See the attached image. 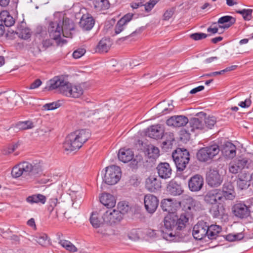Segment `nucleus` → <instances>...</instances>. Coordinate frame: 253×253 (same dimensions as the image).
Returning a JSON list of instances; mask_svg holds the SVG:
<instances>
[{
  "instance_id": "obj_11",
  "label": "nucleus",
  "mask_w": 253,
  "mask_h": 253,
  "mask_svg": "<svg viewBox=\"0 0 253 253\" xmlns=\"http://www.w3.org/2000/svg\"><path fill=\"white\" fill-rule=\"evenodd\" d=\"M251 206H247L244 203L235 204L232 208V211L235 216L240 218H247L250 216Z\"/></svg>"
},
{
  "instance_id": "obj_48",
  "label": "nucleus",
  "mask_w": 253,
  "mask_h": 253,
  "mask_svg": "<svg viewBox=\"0 0 253 253\" xmlns=\"http://www.w3.org/2000/svg\"><path fill=\"white\" fill-rule=\"evenodd\" d=\"M3 21V23L5 25L6 27H10L15 23V21L14 20V18L9 14H7L6 17L4 19V20H2Z\"/></svg>"
},
{
  "instance_id": "obj_8",
  "label": "nucleus",
  "mask_w": 253,
  "mask_h": 253,
  "mask_svg": "<svg viewBox=\"0 0 253 253\" xmlns=\"http://www.w3.org/2000/svg\"><path fill=\"white\" fill-rule=\"evenodd\" d=\"M121 170L119 167L112 165L106 168L105 172L102 177L103 181L108 185H114L120 179Z\"/></svg>"
},
{
  "instance_id": "obj_55",
  "label": "nucleus",
  "mask_w": 253,
  "mask_h": 253,
  "mask_svg": "<svg viewBox=\"0 0 253 253\" xmlns=\"http://www.w3.org/2000/svg\"><path fill=\"white\" fill-rule=\"evenodd\" d=\"M173 14L174 11L172 9L167 10L163 15V20L165 21L169 20Z\"/></svg>"
},
{
  "instance_id": "obj_9",
  "label": "nucleus",
  "mask_w": 253,
  "mask_h": 253,
  "mask_svg": "<svg viewBox=\"0 0 253 253\" xmlns=\"http://www.w3.org/2000/svg\"><path fill=\"white\" fill-rule=\"evenodd\" d=\"M220 188L213 189L207 191L203 196L205 203L209 206L223 202L220 195Z\"/></svg>"
},
{
  "instance_id": "obj_46",
  "label": "nucleus",
  "mask_w": 253,
  "mask_h": 253,
  "mask_svg": "<svg viewBox=\"0 0 253 253\" xmlns=\"http://www.w3.org/2000/svg\"><path fill=\"white\" fill-rule=\"evenodd\" d=\"M159 149L156 147H153L150 150H149L148 156L153 159H157L160 155Z\"/></svg>"
},
{
  "instance_id": "obj_18",
  "label": "nucleus",
  "mask_w": 253,
  "mask_h": 253,
  "mask_svg": "<svg viewBox=\"0 0 253 253\" xmlns=\"http://www.w3.org/2000/svg\"><path fill=\"white\" fill-rule=\"evenodd\" d=\"M160 179L154 175H150L145 180V188L149 192H156L162 187Z\"/></svg>"
},
{
  "instance_id": "obj_6",
  "label": "nucleus",
  "mask_w": 253,
  "mask_h": 253,
  "mask_svg": "<svg viewBox=\"0 0 253 253\" xmlns=\"http://www.w3.org/2000/svg\"><path fill=\"white\" fill-rule=\"evenodd\" d=\"M172 157L177 170L182 171L185 169L190 161L189 152L185 148H177L172 153Z\"/></svg>"
},
{
  "instance_id": "obj_25",
  "label": "nucleus",
  "mask_w": 253,
  "mask_h": 253,
  "mask_svg": "<svg viewBox=\"0 0 253 253\" xmlns=\"http://www.w3.org/2000/svg\"><path fill=\"white\" fill-rule=\"evenodd\" d=\"M95 20L89 14H84L79 22L80 26L85 31H89L93 27Z\"/></svg>"
},
{
  "instance_id": "obj_3",
  "label": "nucleus",
  "mask_w": 253,
  "mask_h": 253,
  "mask_svg": "<svg viewBox=\"0 0 253 253\" xmlns=\"http://www.w3.org/2000/svg\"><path fill=\"white\" fill-rule=\"evenodd\" d=\"M222 231L221 226L216 224L210 225L203 220L199 221L193 228L192 235L197 240L206 242L216 240Z\"/></svg>"
},
{
  "instance_id": "obj_24",
  "label": "nucleus",
  "mask_w": 253,
  "mask_h": 253,
  "mask_svg": "<svg viewBox=\"0 0 253 253\" xmlns=\"http://www.w3.org/2000/svg\"><path fill=\"white\" fill-rule=\"evenodd\" d=\"M189 126L187 127L186 132L190 134L196 130H205V125L202 119L193 118L189 121Z\"/></svg>"
},
{
  "instance_id": "obj_64",
  "label": "nucleus",
  "mask_w": 253,
  "mask_h": 253,
  "mask_svg": "<svg viewBox=\"0 0 253 253\" xmlns=\"http://www.w3.org/2000/svg\"><path fill=\"white\" fill-rule=\"evenodd\" d=\"M70 252H76L78 251L77 248L71 243L66 250Z\"/></svg>"
},
{
  "instance_id": "obj_30",
  "label": "nucleus",
  "mask_w": 253,
  "mask_h": 253,
  "mask_svg": "<svg viewBox=\"0 0 253 253\" xmlns=\"http://www.w3.org/2000/svg\"><path fill=\"white\" fill-rule=\"evenodd\" d=\"M236 22L235 18L230 16H223L219 18L217 23L219 24H223L222 25H219L218 27L220 28L228 29L234 24Z\"/></svg>"
},
{
  "instance_id": "obj_45",
  "label": "nucleus",
  "mask_w": 253,
  "mask_h": 253,
  "mask_svg": "<svg viewBox=\"0 0 253 253\" xmlns=\"http://www.w3.org/2000/svg\"><path fill=\"white\" fill-rule=\"evenodd\" d=\"M60 105L59 101H58L57 102L45 104L44 105L43 108L45 110H52L59 108Z\"/></svg>"
},
{
  "instance_id": "obj_42",
  "label": "nucleus",
  "mask_w": 253,
  "mask_h": 253,
  "mask_svg": "<svg viewBox=\"0 0 253 253\" xmlns=\"http://www.w3.org/2000/svg\"><path fill=\"white\" fill-rule=\"evenodd\" d=\"M17 127L20 129H27L33 127V124L31 121L20 122L16 124Z\"/></svg>"
},
{
  "instance_id": "obj_21",
  "label": "nucleus",
  "mask_w": 253,
  "mask_h": 253,
  "mask_svg": "<svg viewBox=\"0 0 253 253\" xmlns=\"http://www.w3.org/2000/svg\"><path fill=\"white\" fill-rule=\"evenodd\" d=\"M164 129L160 125L150 126L146 131V135L152 138L158 139L163 137Z\"/></svg>"
},
{
  "instance_id": "obj_61",
  "label": "nucleus",
  "mask_w": 253,
  "mask_h": 253,
  "mask_svg": "<svg viewBox=\"0 0 253 253\" xmlns=\"http://www.w3.org/2000/svg\"><path fill=\"white\" fill-rule=\"evenodd\" d=\"M205 87L203 85H200L191 89L190 91L191 94H195L197 92L202 91L204 89Z\"/></svg>"
},
{
  "instance_id": "obj_2",
  "label": "nucleus",
  "mask_w": 253,
  "mask_h": 253,
  "mask_svg": "<svg viewBox=\"0 0 253 253\" xmlns=\"http://www.w3.org/2000/svg\"><path fill=\"white\" fill-rule=\"evenodd\" d=\"M42 166L39 160H34L31 162L24 161L15 165L11 170V175L14 178H18L23 175L31 179L40 176L42 173Z\"/></svg>"
},
{
  "instance_id": "obj_54",
  "label": "nucleus",
  "mask_w": 253,
  "mask_h": 253,
  "mask_svg": "<svg viewBox=\"0 0 253 253\" xmlns=\"http://www.w3.org/2000/svg\"><path fill=\"white\" fill-rule=\"evenodd\" d=\"M253 9H246L243 18L245 21H249L252 18Z\"/></svg>"
},
{
  "instance_id": "obj_28",
  "label": "nucleus",
  "mask_w": 253,
  "mask_h": 253,
  "mask_svg": "<svg viewBox=\"0 0 253 253\" xmlns=\"http://www.w3.org/2000/svg\"><path fill=\"white\" fill-rule=\"evenodd\" d=\"M101 203L106 207L107 208L114 207L116 204V199L111 194L107 193H104L99 197Z\"/></svg>"
},
{
  "instance_id": "obj_23",
  "label": "nucleus",
  "mask_w": 253,
  "mask_h": 253,
  "mask_svg": "<svg viewBox=\"0 0 253 253\" xmlns=\"http://www.w3.org/2000/svg\"><path fill=\"white\" fill-rule=\"evenodd\" d=\"M250 181H251L250 174L245 170L242 171L238 176L237 187L241 190L247 189L250 185Z\"/></svg>"
},
{
  "instance_id": "obj_1",
  "label": "nucleus",
  "mask_w": 253,
  "mask_h": 253,
  "mask_svg": "<svg viewBox=\"0 0 253 253\" xmlns=\"http://www.w3.org/2000/svg\"><path fill=\"white\" fill-rule=\"evenodd\" d=\"M189 219L185 214L177 215L171 214L167 215L164 219V227L161 230L149 229L147 233L152 239H160L162 237L167 240L173 241L176 237L182 239L187 234L185 229Z\"/></svg>"
},
{
  "instance_id": "obj_5",
  "label": "nucleus",
  "mask_w": 253,
  "mask_h": 253,
  "mask_svg": "<svg viewBox=\"0 0 253 253\" xmlns=\"http://www.w3.org/2000/svg\"><path fill=\"white\" fill-rule=\"evenodd\" d=\"M48 90L57 89L58 92L68 97L72 84L65 81L63 76H55L48 82Z\"/></svg>"
},
{
  "instance_id": "obj_12",
  "label": "nucleus",
  "mask_w": 253,
  "mask_h": 253,
  "mask_svg": "<svg viewBox=\"0 0 253 253\" xmlns=\"http://www.w3.org/2000/svg\"><path fill=\"white\" fill-rule=\"evenodd\" d=\"M206 181L208 185L211 187H218L223 181L222 176L219 174L218 170L210 169L207 173Z\"/></svg>"
},
{
  "instance_id": "obj_50",
  "label": "nucleus",
  "mask_w": 253,
  "mask_h": 253,
  "mask_svg": "<svg viewBox=\"0 0 253 253\" xmlns=\"http://www.w3.org/2000/svg\"><path fill=\"white\" fill-rule=\"evenodd\" d=\"M85 51L84 48H78L74 51L73 57L75 59L79 58L84 54Z\"/></svg>"
},
{
  "instance_id": "obj_7",
  "label": "nucleus",
  "mask_w": 253,
  "mask_h": 253,
  "mask_svg": "<svg viewBox=\"0 0 253 253\" xmlns=\"http://www.w3.org/2000/svg\"><path fill=\"white\" fill-rule=\"evenodd\" d=\"M219 151V147L216 144L202 148L197 153V159L202 162H208L217 155Z\"/></svg>"
},
{
  "instance_id": "obj_29",
  "label": "nucleus",
  "mask_w": 253,
  "mask_h": 253,
  "mask_svg": "<svg viewBox=\"0 0 253 253\" xmlns=\"http://www.w3.org/2000/svg\"><path fill=\"white\" fill-rule=\"evenodd\" d=\"M221 150L225 156L229 158H233L236 155V147L231 142H225Z\"/></svg>"
},
{
  "instance_id": "obj_41",
  "label": "nucleus",
  "mask_w": 253,
  "mask_h": 253,
  "mask_svg": "<svg viewBox=\"0 0 253 253\" xmlns=\"http://www.w3.org/2000/svg\"><path fill=\"white\" fill-rule=\"evenodd\" d=\"M35 238L36 241L42 246H45L46 245L48 239V236L46 234L43 233L39 234Z\"/></svg>"
},
{
  "instance_id": "obj_56",
  "label": "nucleus",
  "mask_w": 253,
  "mask_h": 253,
  "mask_svg": "<svg viewBox=\"0 0 253 253\" xmlns=\"http://www.w3.org/2000/svg\"><path fill=\"white\" fill-rule=\"evenodd\" d=\"M42 84V82L40 79H36L33 82L29 87L31 89H33L39 87Z\"/></svg>"
},
{
  "instance_id": "obj_43",
  "label": "nucleus",
  "mask_w": 253,
  "mask_h": 253,
  "mask_svg": "<svg viewBox=\"0 0 253 253\" xmlns=\"http://www.w3.org/2000/svg\"><path fill=\"white\" fill-rule=\"evenodd\" d=\"M235 163L239 165L241 170L245 168H248L249 161L247 158H243L242 159L235 160Z\"/></svg>"
},
{
  "instance_id": "obj_14",
  "label": "nucleus",
  "mask_w": 253,
  "mask_h": 253,
  "mask_svg": "<svg viewBox=\"0 0 253 253\" xmlns=\"http://www.w3.org/2000/svg\"><path fill=\"white\" fill-rule=\"evenodd\" d=\"M209 212L214 218L226 220L228 219V215L226 213V209L220 202L211 206Z\"/></svg>"
},
{
  "instance_id": "obj_34",
  "label": "nucleus",
  "mask_w": 253,
  "mask_h": 253,
  "mask_svg": "<svg viewBox=\"0 0 253 253\" xmlns=\"http://www.w3.org/2000/svg\"><path fill=\"white\" fill-rule=\"evenodd\" d=\"M46 197L42 194H38L28 196L26 201L31 204L41 203L44 204L46 202Z\"/></svg>"
},
{
  "instance_id": "obj_13",
  "label": "nucleus",
  "mask_w": 253,
  "mask_h": 253,
  "mask_svg": "<svg viewBox=\"0 0 253 253\" xmlns=\"http://www.w3.org/2000/svg\"><path fill=\"white\" fill-rule=\"evenodd\" d=\"M144 207L146 211L151 214L154 213L159 204L158 198L155 195L147 194L144 198Z\"/></svg>"
},
{
  "instance_id": "obj_20",
  "label": "nucleus",
  "mask_w": 253,
  "mask_h": 253,
  "mask_svg": "<svg viewBox=\"0 0 253 253\" xmlns=\"http://www.w3.org/2000/svg\"><path fill=\"white\" fill-rule=\"evenodd\" d=\"M189 122L188 118L183 115L173 116L167 120L168 126L179 127L185 126Z\"/></svg>"
},
{
  "instance_id": "obj_22",
  "label": "nucleus",
  "mask_w": 253,
  "mask_h": 253,
  "mask_svg": "<svg viewBox=\"0 0 253 253\" xmlns=\"http://www.w3.org/2000/svg\"><path fill=\"white\" fill-rule=\"evenodd\" d=\"M157 173L160 177L163 179L170 178L172 173V169L168 163H160L156 167Z\"/></svg>"
},
{
  "instance_id": "obj_35",
  "label": "nucleus",
  "mask_w": 253,
  "mask_h": 253,
  "mask_svg": "<svg viewBox=\"0 0 253 253\" xmlns=\"http://www.w3.org/2000/svg\"><path fill=\"white\" fill-rule=\"evenodd\" d=\"M163 136L166 139L162 142V147L163 149H169L172 146L173 141H174V138L173 133L169 132L164 133Z\"/></svg>"
},
{
  "instance_id": "obj_10",
  "label": "nucleus",
  "mask_w": 253,
  "mask_h": 253,
  "mask_svg": "<svg viewBox=\"0 0 253 253\" xmlns=\"http://www.w3.org/2000/svg\"><path fill=\"white\" fill-rule=\"evenodd\" d=\"M123 218V213L121 211L116 210H107L102 214L103 221L109 225L120 222Z\"/></svg>"
},
{
  "instance_id": "obj_63",
  "label": "nucleus",
  "mask_w": 253,
  "mask_h": 253,
  "mask_svg": "<svg viewBox=\"0 0 253 253\" xmlns=\"http://www.w3.org/2000/svg\"><path fill=\"white\" fill-rule=\"evenodd\" d=\"M218 28L217 27L212 28L210 26L207 29L208 32L211 33L212 34H215L218 32Z\"/></svg>"
},
{
  "instance_id": "obj_31",
  "label": "nucleus",
  "mask_w": 253,
  "mask_h": 253,
  "mask_svg": "<svg viewBox=\"0 0 253 253\" xmlns=\"http://www.w3.org/2000/svg\"><path fill=\"white\" fill-rule=\"evenodd\" d=\"M161 207L163 211H167L169 213L168 215L174 214L173 212V203L170 199H165L162 200L161 202Z\"/></svg>"
},
{
  "instance_id": "obj_39",
  "label": "nucleus",
  "mask_w": 253,
  "mask_h": 253,
  "mask_svg": "<svg viewBox=\"0 0 253 253\" xmlns=\"http://www.w3.org/2000/svg\"><path fill=\"white\" fill-rule=\"evenodd\" d=\"M183 208L186 211L194 209L196 206V201L191 197H187L182 201Z\"/></svg>"
},
{
  "instance_id": "obj_26",
  "label": "nucleus",
  "mask_w": 253,
  "mask_h": 253,
  "mask_svg": "<svg viewBox=\"0 0 253 253\" xmlns=\"http://www.w3.org/2000/svg\"><path fill=\"white\" fill-rule=\"evenodd\" d=\"M61 27L63 29V36L66 38L72 37L71 31L75 29L73 22L69 18L66 17L63 19Z\"/></svg>"
},
{
  "instance_id": "obj_32",
  "label": "nucleus",
  "mask_w": 253,
  "mask_h": 253,
  "mask_svg": "<svg viewBox=\"0 0 253 253\" xmlns=\"http://www.w3.org/2000/svg\"><path fill=\"white\" fill-rule=\"evenodd\" d=\"M101 214L100 213H99L97 211L92 212L89 220L93 227L96 228H98L104 222L102 219V217L101 218H99Z\"/></svg>"
},
{
  "instance_id": "obj_4",
  "label": "nucleus",
  "mask_w": 253,
  "mask_h": 253,
  "mask_svg": "<svg viewBox=\"0 0 253 253\" xmlns=\"http://www.w3.org/2000/svg\"><path fill=\"white\" fill-rule=\"evenodd\" d=\"M91 136L89 129H82L69 134L63 144L65 151L73 152L78 150Z\"/></svg>"
},
{
  "instance_id": "obj_15",
  "label": "nucleus",
  "mask_w": 253,
  "mask_h": 253,
  "mask_svg": "<svg viewBox=\"0 0 253 253\" xmlns=\"http://www.w3.org/2000/svg\"><path fill=\"white\" fill-rule=\"evenodd\" d=\"M133 152L130 149H121L118 154V158L121 161L124 163L131 161L130 165L134 166L132 167L134 168L135 166H137L138 161L135 159H133Z\"/></svg>"
},
{
  "instance_id": "obj_33",
  "label": "nucleus",
  "mask_w": 253,
  "mask_h": 253,
  "mask_svg": "<svg viewBox=\"0 0 253 253\" xmlns=\"http://www.w3.org/2000/svg\"><path fill=\"white\" fill-rule=\"evenodd\" d=\"M15 33L18 35V37L24 40L29 39L31 36L30 29L25 27L22 25L17 26Z\"/></svg>"
},
{
  "instance_id": "obj_16",
  "label": "nucleus",
  "mask_w": 253,
  "mask_h": 253,
  "mask_svg": "<svg viewBox=\"0 0 253 253\" xmlns=\"http://www.w3.org/2000/svg\"><path fill=\"white\" fill-rule=\"evenodd\" d=\"M220 195L223 202L225 200H232L235 197V192L233 184L231 182H225L221 189Z\"/></svg>"
},
{
  "instance_id": "obj_57",
  "label": "nucleus",
  "mask_w": 253,
  "mask_h": 253,
  "mask_svg": "<svg viewBox=\"0 0 253 253\" xmlns=\"http://www.w3.org/2000/svg\"><path fill=\"white\" fill-rule=\"evenodd\" d=\"M252 103V101L250 99H246L244 101H241L239 103V106H240L242 108H248L249 107Z\"/></svg>"
},
{
  "instance_id": "obj_17",
  "label": "nucleus",
  "mask_w": 253,
  "mask_h": 253,
  "mask_svg": "<svg viewBox=\"0 0 253 253\" xmlns=\"http://www.w3.org/2000/svg\"><path fill=\"white\" fill-rule=\"evenodd\" d=\"M63 29L61 27L60 22L57 21H50L48 26V32L49 37L54 40L60 38L61 34L63 35Z\"/></svg>"
},
{
  "instance_id": "obj_19",
  "label": "nucleus",
  "mask_w": 253,
  "mask_h": 253,
  "mask_svg": "<svg viewBox=\"0 0 253 253\" xmlns=\"http://www.w3.org/2000/svg\"><path fill=\"white\" fill-rule=\"evenodd\" d=\"M204 185V178L200 174H195L188 180V187L190 191L197 192L200 191Z\"/></svg>"
},
{
  "instance_id": "obj_36",
  "label": "nucleus",
  "mask_w": 253,
  "mask_h": 253,
  "mask_svg": "<svg viewBox=\"0 0 253 253\" xmlns=\"http://www.w3.org/2000/svg\"><path fill=\"white\" fill-rule=\"evenodd\" d=\"M111 45L110 41L108 38H103L98 42L97 49L99 52H107Z\"/></svg>"
},
{
  "instance_id": "obj_52",
  "label": "nucleus",
  "mask_w": 253,
  "mask_h": 253,
  "mask_svg": "<svg viewBox=\"0 0 253 253\" xmlns=\"http://www.w3.org/2000/svg\"><path fill=\"white\" fill-rule=\"evenodd\" d=\"M57 203V199L52 198L50 199L49 201V206L47 208L48 211L50 212H51L52 211H53L54 208L56 206Z\"/></svg>"
},
{
  "instance_id": "obj_58",
  "label": "nucleus",
  "mask_w": 253,
  "mask_h": 253,
  "mask_svg": "<svg viewBox=\"0 0 253 253\" xmlns=\"http://www.w3.org/2000/svg\"><path fill=\"white\" fill-rule=\"evenodd\" d=\"M59 244L66 250L67 249L68 246L71 244V242L66 240L59 239Z\"/></svg>"
},
{
  "instance_id": "obj_53",
  "label": "nucleus",
  "mask_w": 253,
  "mask_h": 253,
  "mask_svg": "<svg viewBox=\"0 0 253 253\" xmlns=\"http://www.w3.org/2000/svg\"><path fill=\"white\" fill-rule=\"evenodd\" d=\"M134 14L128 13L125 15L120 20L125 25H126L132 19Z\"/></svg>"
},
{
  "instance_id": "obj_47",
  "label": "nucleus",
  "mask_w": 253,
  "mask_h": 253,
  "mask_svg": "<svg viewBox=\"0 0 253 253\" xmlns=\"http://www.w3.org/2000/svg\"><path fill=\"white\" fill-rule=\"evenodd\" d=\"M158 0H150L148 2H146L143 6H144L146 11L149 12L154 6L158 2Z\"/></svg>"
},
{
  "instance_id": "obj_37",
  "label": "nucleus",
  "mask_w": 253,
  "mask_h": 253,
  "mask_svg": "<svg viewBox=\"0 0 253 253\" xmlns=\"http://www.w3.org/2000/svg\"><path fill=\"white\" fill-rule=\"evenodd\" d=\"M70 92L69 93L68 97L72 98H79L81 97L84 93V90L81 86L77 85H73L71 89H70Z\"/></svg>"
},
{
  "instance_id": "obj_49",
  "label": "nucleus",
  "mask_w": 253,
  "mask_h": 253,
  "mask_svg": "<svg viewBox=\"0 0 253 253\" xmlns=\"http://www.w3.org/2000/svg\"><path fill=\"white\" fill-rule=\"evenodd\" d=\"M241 169H239V165L235 163V161H233L230 164L229 171L232 173H237L239 172Z\"/></svg>"
},
{
  "instance_id": "obj_27",
  "label": "nucleus",
  "mask_w": 253,
  "mask_h": 253,
  "mask_svg": "<svg viewBox=\"0 0 253 253\" xmlns=\"http://www.w3.org/2000/svg\"><path fill=\"white\" fill-rule=\"evenodd\" d=\"M167 191L170 195L174 196L180 195L183 192L181 184L174 180L169 182L167 186Z\"/></svg>"
},
{
  "instance_id": "obj_51",
  "label": "nucleus",
  "mask_w": 253,
  "mask_h": 253,
  "mask_svg": "<svg viewBox=\"0 0 253 253\" xmlns=\"http://www.w3.org/2000/svg\"><path fill=\"white\" fill-rule=\"evenodd\" d=\"M125 25L120 20L118 21L115 27V32L116 34H119L124 29Z\"/></svg>"
},
{
  "instance_id": "obj_62",
  "label": "nucleus",
  "mask_w": 253,
  "mask_h": 253,
  "mask_svg": "<svg viewBox=\"0 0 253 253\" xmlns=\"http://www.w3.org/2000/svg\"><path fill=\"white\" fill-rule=\"evenodd\" d=\"M42 44L43 47H44L45 48H46L49 47L50 46H51L52 44V43L50 40L46 39L45 40H43L42 42Z\"/></svg>"
},
{
  "instance_id": "obj_44",
  "label": "nucleus",
  "mask_w": 253,
  "mask_h": 253,
  "mask_svg": "<svg viewBox=\"0 0 253 253\" xmlns=\"http://www.w3.org/2000/svg\"><path fill=\"white\" fill-rule=\"evenodd\" d=\"M210 35L203 33H195L191 34L190 38L195 41H198L205 39Z\"/></svg>"
},
{
  "instance_id": "obj_38",
  "label": "nucleus",
  "mask_w": 253,
  "mask_h": 253,
  "mask_svg": "<svg viewBox=\"0 0 253 253\" xmlns=\"http://www.w3.org/2000/svg\"><path fill=\"white\" fill-rule=\"evenodd\" d=\"M93 3L94 8L99 11L107 9L110 7L108 0H94Z\"/></svg>"
},
{
  "instance_id": "obj_40",
  "label": "nucleus",
  "mask_w": 253,
  "mask_h": 253,
  "mask_svg": "<svg viewBox=\"0 0 253 253\" xmlns=\"http://www.w3.org/2000/svg\"><path fill=\"white\" fill-rule=\"evenodd\" d=\"M205 125V128L207 127L208 129H211L216 122V119L214 116H208L205 117L203 121Z\"/></svg>"
},
{
  "instance_id": "obj_59",
  "label": "nucleus",
  "mask_w": 253,
  "mask_h": 253,
  "mask_svg": "<svg viewBox=\"0 0 253 253\" xmlns=\"http://www.w3.org/2000/svg\"><path fill=\"white\" fill-rule=\"evenodd\" d=\"M233 236H234L233 238L234 242L240 241L244 238V234L243 232L233 234Z\"/></svg>"
},
{
  "instance_id": "obj_60",
  "label": "nucleus",
  "mask_w": 253,
  "mask_h": 253,
  "mask_svg": "<svg viewBox=\"0 0 253 253\" xmlns=\"http://www.w3.org/2000/svg\"><path fill=\"white\" fill-rule=\"evenodd\" d=\"M224 74V71H216L203 75L202 77H212Z\"/></svg>"
}]
</instances>
